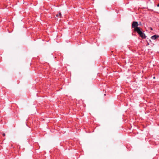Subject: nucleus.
<instances>
[{"label": "nucleus", "instance_id": "nucleus-1", "mask_svg": "<svg viewBox=\"0 0 159 159\" xmlns=\"http://www.w3.org/2000/svg\"><path fill=\"white\" fill-rule=\"evenodd\" d=\"M139 24L137 21H133L132 22V28H134V31L137 32L138 31V29L140 30V28L138 27Z\"/></svg>", "mask_w": 159, "mask_h": 159}, {"label": "nucleus", "instance_id": "nucleus-2", "mask_svg": "<svg viewBox=\"0 0 159 159\" xmlns=\"http://www.w3.org/2000/svg\"><path fill=\"white\" fill-rule=\"evenodd\" d=\"M136 32L143 39H145L146 38L145 34L142 32L141 30L138 29V31Z\"/></svg>", "mask_w": 159, "mask_h": 159}, {"label": "nucleus", "instance_id": "nucleus-3", "mask_svg": "<svg viewBox=\"0 0 159 159\" xmlns=\"http://www.w3.org/2000/svg\"><path fill=\"white\" fill-rule=\"evenodd\" d=\"M159 37V36L158 35H155L151 37V38L153 40H155L157 39Z\"/></svg>", "mask_w": 159, "mask_h": 159}, {"label": "nucleus", "instance_id": "nucleus-4", "mask_svg": "<svg viewBox=\"0 0 159 159\" xmlns=\"http://www.w3.org/2000/svg\"><path fill=\"white\" fill-rule=\"evenodd\" d=\"M56 16L57 17H58L59 18H61V13L60 12H59L58 14L56 15Z\"/></svg>", "mask_w": 159, "mask_h": 159}, {"label": "nucleus", "instance_id": "nucleus-5", "mask_svg": "<svg viewBox=\"0 0 159 159\" xmlns=\"http://www.w3.org/2000/svg\"><path fill=\"white\" fill-rule=\"evenodd\" d=\"M2 135L3 136H4L5 135V134L4 133Z\"/></svg>", "mask_w": 159, "mask_h": 159}, {"label": "nucleus", "instance_id": "nucleus-6", "mask_svg": "<svg viewBox=\"0 0 159 159\" xmlns=\"http://www.w3.org/2000/svg\"><path fill=\"white\" fill-rule=\"evenodd\" d=\"M157 7H159V3L157 4Z\"/></svg>", "mask_w": 159, "mask_h": 159}, {"label": "nucleus", "instance_id": "nucleus-7", "mask_svg": "<svg viewBox=\"0 0 159 159\" xmlns=\"http://www.w3.org/2000/svg\"><path fill=\"white\" fill-rule=\"evenodd\" d=\"M151 30H152V28H151Z\"/></svg>", "mask_w": 159, "mask_h": 159}]
</instances>
